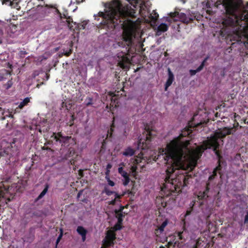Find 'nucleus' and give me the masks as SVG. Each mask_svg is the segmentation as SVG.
Here are the masks:
<instances>
[{
  "label": "nucleus",
  "instance_id": "1",
  "mask_svg": "<svg viewBox=\"0 0 248 248\" xmlns=\"http://www.w3.org/2000/svg\"><path fill=\"white\" fill-rule=\"evenodd\" d=\"M192 130L185 128L182 130L180 135L168 143L165 150V160L170 162L166 170L165 182L161 187V194L163 196L157 197L156 203L160 207L165 208L167 205L165 197L175 196L182 191V189L188 183L189 178L183 173H174L175 170H186L185 164L186 163L191 170L194 168L197 161L205 150H202V145L195 149L188 148L190 140L184 138L190 137Z\"/></svg>",
  "mask_w": 248,
  "mask_h": 248
},
{
  "label": "nucleus",
  "instance_id": "2",
  "mask_svg": "<svg viewBox=\"0 0 248 248\" xmlns=\"http://www.w3.org/2000/svg\"><path fill=\"white\" fill-rule=\"evenodd\" d=\"M242 0H221L216 4H222L225 10V16L222 19L224 28L231 30L234 36L228 33L225 39L228 42L235 41L243 44L248 49V10L240 11Z\"/></svg>",
  "mask_w": 248,
  "mask_h": 248
},
{
  "label": "nucleus",
  "instance_id": "3",
  "mask_svg": "<svg viewBox=\"0 0 248 248\" xmlns=\"http://www.w3.org/2000/svg\"><path fill=\"white\" fill-rule=\"evenodd\" d=\"M98 14L99 16L103 18L104 25L113 28L119 24L118 21L121 22V18L136 17L134 9L129 5L123 6L118 0L112 1L105 13L100 12Z\"/></svg>",
  "mask_w": 248,
  "mask_h": 248
},
{
  "label": "nucleus",
  "instance_id": "4",
  "mask_svg": "<svg viewBox=\"0 0 248 248\" xmlns=\"http://www.w3.org/2000/svg\"><path fill=\"white\" fill-rule=\"evenodd\" d=\"M135 38V34L131 30H125L123 33V40L118 43L119 46L125 48L124 51L118 54V64L123 69L128 68V65L130 63V60L128 57L130 47L133 43Z\"/></svg>",
  "mask_w": 248,
  "mask_h": 248
},
{
  "label": "nucleus",
  "instance_id": "5",
  "mask_svg": "<svg viewBox=\"0 0 248 248\" xmlns=\"http://www.w3.org/2000/svg\"><path fill=\"white\" fill-rule=\"evenodd\" d=\"M233 128H228L224 127L222 129H218L215 132L214 135L211 136L207 140L203 141L202 147V150H205L207 149H212L217 155H219L218 149L219 147L218 140L221 138L225 137L227 135L232 133Z\"/></svg>",
  "mask_w": 248,
  "mask_h": 248
},
{
  "label": "nucleus",
  "instance_id": "6",
  "mask_svg": "<svg viewBox=\"0 0 248 248\" xmlns=\"http://www.w3.org/2000/svg\"><path fill=\"white\" fill-rule=\"evenodd\" d=\"M52 142L54 141L55 144L59 143L62 146L68 147L70 145H74L76 144V140L71 136H63L62 132L53 133L50 137Z\"/></svg>",
  "mask_w": 248,
  "mask_h": 248
},
{
  "label": "nucleus",
  "instance_id": "7",
  "mask_svg": "<svg viewBox=\"0 0 248 248\" xmlns=\"http://www.w3.org/2000/svg\"><path fill=\"white\" fill-rule=\"evenodd\" d=\"M176 234L180 242L179 241L174 240L173 241L169 242L166 247L161 246L159 248H180L179 245L181 246L180 243H183L187 237V232L184 228L183 231L178 232Z\"/></svg>",
  "mask_w": 248,
  "mask_h": 248
},
{
  "label": "nucleus",
  "instance_id": "8",
  "mask_svg": "<svg viewBox=\"0 0 248 248\" xmlns=\"http://www.w3.org/2000/svg\"><path fill=\"white\" fill-rule=\"evenodd\" d=\"M169 16L171 18L178 17L180 21L186 24H188V23L193 22L195 18V16L193 15L190 14L186 15L185 13H179L177 11L170 13L169 14Z\"/></svg>",
  "mask_w": 248,
  "mask_h": 248
},
{
  "label": "nucleus",
  "instance_id": "9",
  "mask_svg": "<svg viewBox=\"0 0 248 248\" xmlns=\"http://www.w3.org/2000/svg\"><path fill=\"white\" fill-rule=\"evenodd\" d=\"M151 132L149 130H146V134L145 138H141L139 140L138 143V149L144 150L149 148L150 143L152 139Z\"/></svg>",
  "mask_w": 248,
  "mask_h": 248
},
{
  "label": "nucleus",
  "instance_id": "10",
  "mask_svg": "<svg viewBox=\"0 0 248 248\" xmlns=\"http://www.w3.org/2000/svg\"><path fill=\"white\" fill-rule=\"evenodd\" d=\"M143 153L141 152L140 154L137 156L134 159H131V163L132 165L131 166V171L133 176H136L138 172L137 171L138 166H140V163L143 160Z\"/></svg>",
  "mask_w": 248,
  "mask_h": 248
},
{
  "label": "nucleus",
  "instance_id": "11",
  "mask_svg": "<svg viewBox=\"0 0 248 248\" xmlns=\"http://www.w3.org/2000/svg\"><path fill=\"white\" fill-rule=\"evenodd\" d=\"M116 239V234L111 231H108L103 241V244L106 247L113 246Z\"/></svg>",
  "mask_w": 248,
  "mask_h": 248
},
{
  "label": "nucleus",
  "instance_id": "12",
  "mask_svg": "<svg viewBox=\"0 0 248 248\" xmlns=\"http://www.w3.org/2000/svg\"><path fill=\"white\" fill-rule=\"evenodd\" d=\"M107 99L110 101L109 103L110 108H116L117 107L118 103V96L114 93L109 92L107 96Z\"/></svg>",
  "mask_w": 248,
  "mask_h": 248
},
{
  "label": "nucleus",
  "instance_id": "13",
  "mask_svg": "<svg viewBox=\"0 0 248 248\" xmlns=\"http://www.w3.org/2000/svg\"><path fill=\"white\" fill-rule=\"evenodd\" d=\"M168 78L165 84V90L167 91L168 88L172 84L174 80V76L170 68L168 69Z\"/></svg>",
  "mask_w": 248,
  "mask_h": 248
},
{
  "label": "nucleus",
  "instance_id": "14",
  "mask_svg": "<svg viewBox=\"0 0 248 248\" xmlns=\"http://www.w3.org/2000/svg\"><path fill=\"white\" fill-rule=\"evenodd\" d=\"M199 115L198 114H195L192 118L191 121H190L189 123V124L190 125V127H197L200 125L202 124L205 123L204 120H201L200 122H196V120L198 118Z\"/></svg>",
  "mask_w": 248,
  "mask_h": 248
},
{
  "label": "nucleus",
  "instance_id": "15",
  "mask_svg": "<svg viewBox=\"0 0 248 248\" xmlns=\"http://www.w3.org/2000/svg\"><path fill=\"white\" fill-rule=\"evenodd\" d=\"M136 150L131 147L129 146L124 149V151L121 154L125 157H130L135 154Z\"/></svg>",
  "mask_w": 248,
  "mask_h": 248
},
{
  "label": "nucleus",
  "instance_id": "16",
  "mask_svg": "<svg viewBox=\"0 0 248 248\" xmlns=\"http://www.w3.org/2000/svg\"><path fill=\"white\" fill-rule=\"evenodd\" d=\"M168 29V26L166 23H161L157 28L156 34L160 35L162 32L166 31Z\"/></svg>",
  "mask_w": 248,
  "mask_h": 248
},
{
  "label": "nucleus",
  "instance_id": "17",
  "mask_svg": "<svg viewBox=\"0 0 248 248\" xmlns=\"http://www.w3.org/2000/svg\"><path fill=\"white\" fill-rule=\"evenodd\" d=\"M87 24V22L86 21H83L81 23H77L76 22H74V27L72 30L78 29L79 30H84Z\"/></svg>",
  "mask_w": 248,
  "mask_h": 248
},
{
  "label": "nucleus",
  "instance_id": "18",
  "mask_svg": "<svg viewBox=\"0 0 248 248\" xmlns=\"http://www.w3.org/2000/svg\"><path fill=\"white\" fill-rule=\"evenodd\" d=\"M31 97H26L18 105V107H16V109L17 108L22 109L25 106H26L28 105V104L30 102Z\"/></svg>",
  "mask_w": 248,
  "mask_h": 248
},
{
  "label": "nucleus",
  "instance_id": "19",
  "mask_svg": "<svg viewBox=\"0 0 248 248\" xmlns=\"http://www.w3.org/2000/svg\"><path fill=\"white\" fill-rule=\"evenodd\" d=\"M158 17L159 15L158 13L156 12L155 10H153L152 13L150 14L149 18L151 20V21L154 24H155L158 20Z\"/></svg>",
  "mask_w": 248,
  "mask_h": 248
},
{
  "label": "nucleus",
  "instance_id": "20",
  "mask_svg": "<svg viewBox=\"0 0 248 248\" xmlns=\"http://www.w3.org/2000/svg\"><path fill=\"white\" fill-rule=\"evenodd\" d=\"M202 243V241L200 239L196 240H191L190 242V245H192V248H200Z\"/></svg>",
  "mask_w": 248,
  "mask_h": 248
},
{
  "label": "nucleus",
  "instance_id": "21",
  "mask_svg": "<svg viewBox=\"0 0 248 248\" xmlns=\"http://www.w3.org/2000/svg\"><path fill=\"white\" fill-rule=\"evenodd\" d=\"M168 224V220L167 219H166L162 222V223L158 227V228L155 230V233L156 234L158 231H159L160 233H162L164 231V228Z\"/></svg>",
  "mask_w": 248,
  "mask_h": 248
},
{
  "label": "nucleus",
  "instance_id": "22",
  "mask_svg": "<svg viewBox=\"0 0 248 248\" xmlns=\"http://www.w3.org/2000/svg\"><path fill=\"white\" fill-rule=\"evenodd\" d=\"M66 19L68 28L70 30H72L74 29L75 22L73 21V19L70 16H67Z\"/></svg>",
  "mask_w": 248,
  "mask_h": 248
},
{
  "label": "nucleus",
  "instance_id": "23",
  "mask_svg": "<svg viewBox=\"0 0 248 248\" xmlns=\"http://www.w3.org/2000/svg\"><path fill=\"white\" fill-rule=\"evenodd\" d=\"M124 194L119 195L118 193H115V198L108 202L109 205H114L116 204L117 199H121Z\"/></svg>",
  "mask_w": 248,
  "mask_h": 248
},
{
  "label": "nucleus",
  "instance_id": "24",
  "mask_svg": "<svg viewBox=\"0 0 248 248\" xmlns=\"http://www.w3.org/2000/svg\"><path fill=\"white\" fill-rule=\"evenodd\" d=\"M49 187V185L47 184H46L45 185V187L43 189V190L41 192V193L39 194V195L38 196L37 200H39L41 199L46 193V192L48 191V189Z\"/></svg>",
  "mask_w": 248,
  "mask_h": 248
},
{
  "label": "nucleus",
  "instance_id": "25",
  "mask_svg": "<svg viewBox=\"0 0 248 248\" xmlns=\"http://www.w3.org/2000/svg\"><path fill=\"white\" fill-rule=\"evenodd\" d=\"M78 233L81 236L84 234H87V231L82 226H78L77 229Z\"/></svg>",
  "mask_w": 248,
  "mask_h": 248
},
{
  "label": "nucleus",
  "instance_id": "26",
  "mask_svg": "<svg viewBox=\"0 0 248 248\" xmlns=\"http://www.w3.org/2000/svg\"><path fill=\"white\" fill-rule=\"evenodd\" d=\"M103 193H105L108 196H110L112 194H114L115 196V193H118L117 192L114 191L110 190L108 187L105 186L103 192Z\"/></svg>",
  "mask_w": 248,
  "mask_h": 248
},
{
  "label": "nucleus",
  "instance_id": "27",
  "mask_svg": "<svg viewBox=\"0 0 248 248\" xmlns=\"http://www.w3.org/2000/svg\"><path fill=\"white\" fill-rule=\"evenodd\" d=\"M118 172L121 175L122 177L124 178L126 177L127 176H129L127 172L124 171V169L123 167H121L118 168Z\"/></svg>",
  "mask_w": 248,
  "mask_h": 248
},
{
  "label": "nucleus",
  "instance_id": "28",
  "mask_svg": "<svg viewBox=\"0 0 248 248\" xmlns=\"http://www.w3.org/2000/svg\"><path fill=\"white\" fill-rule=\"evenodd\" d=\"M209 57L208 56H206L203 61L202 62L201 65L198 67L199 69H200L201 71L203 69V67L205 65H207L206 62L207 60L209 59Z\"/></svg>",
  "mask_w": 248,
  "mask_h": 248
},
{
  "label": "nucleus",
  "instance_id": "29",
  "mask_svg": "<svg viewBox=\"0 0 248 248\" xmlns=\"http://www.w3.org/2000/svg\"><path fill=\"white\" fill-rule=\"evenodd\" d=\"M209 196L205 195V193L202 191H200L198 195V198L200 200H206L208 198Z\"/></svg>",
  "mask_w": 248,
  "mask_h": 248
},
{
  "label": "nucleus",
  "instance_id": "30",
  "mask_svg": "<svg viewBox=\"0 0 248 248\" xmlns=\"http://www.w3.org/2000/svg\"><path fill=\"white\" fill-rule=\"evenodd\" d=\"M122 224H119L118 223H116L115 225L113 227V230L114 231H117L120 230L122 229Z\"/></svg>",
  "mask_w": 248,
  "mask_h": 248
},
{
  "label": "nucleus",
  "instance_id": "31",
  "mask_svg": "<svg viewBox=\"0 0 248 248\" xmlns=\"http://www.w3.org/2000/svg\"><path fill=\"white\" fill-rule=\"evenodd\" d=\"M209 190H210V183L208 182L206 183V187H205V190L202 192H203V193H205V195L209 196L208 194L209 192Z\"/></svg>",
  "mask_w": 248,
  "mask_h": 248
},
{
  "label": "nucleus",
  "instance_id": "32",
  "mask_svg": "<svg viewBox=\"0 0 248 248\" xmlns=\"http://www.w3.org/2000/svg\"><path fill=\"white\" fill-rule=\"evenodd\" d=\"M218 163V165L216 167V168L214 170V171H215L217 173V172H218V173L221 174L220 170L222 169V167L220 165V161L219 160L217 162Z\"/></svg>",
  "mask_w": 248,
  "mask_h": 248
},
{
  "label": "nucleus",
  "instance_id": "33",
  "mask_svg": "<svg viewBox=\"0 0 248 248\" xmlns=\"http://www.w3.org/2000/svg\"><path fill=\"white\" fill-rule=\"evenodd\" d=\"M115 214V216L117 218H124V212H117V211H114Z\"/></svg>",
  "mask_w": 248,
  "mask_h": 248
},
{
  "label": "nucleus",
  "instance_id": "34",
  "mask_svg": "<svg viewBox=\"0 0 248 248\" xmlns=\"http://www.w3.org/2000/svg\"><path fill=\"white\" fill-rule=\"evenodd\" d=\"M201 70L199 69V67H198L196 70H189V74L190 76H193L196 75V74L198 72H200Z\"/></svg>",
  "mask_w": 248,
  "mask_h": 248
},
{
  "label": "nucleus",
  "instance_id": "35",
  "mask_svg": "<svg viewBox=\"0 0 248 248\" xmlns=\"http://www.w3.org/2000/svg\"><path fill=\"white\" fill-rule=\"evenodd\" d=\"M63 235V231H62V229L61 228L60 229V233L58 236V237L57 238V240H56V245H57L59 242H60V241L61 240V239H62V237Z\"/></svg>",
  "mask_w": 248,
  "mask_h": 248
},
{
  "label": "nucleus",
  "instance_id": "36",
  "mask_svg": "<svg viewBox=\"0 0 248 248\" xmlns=\"http://www.w3.org/2000/svg\"><path fill=\"white\" fill-rule=\"evenodd\" d=\"M217 175V172L213 171V174L209 177L208 181H211L214 180L215 178V177H216Z\"/></svg>",
  "mask_w": 248,
  "mask_h": 248
},
{
  "label": "nucleus",
  "instance_id": "37",
  "mask_svg": "<svg viewBox=\"0 0 248 248\" xmlns=\"http://www.w3.org/2000/svg\"><path fill=\"white\" fill-rule=\"evenodd\" d=\"M134 7L136 8L138 3V0H127Z\"/></svg>",
  "mask_w": 248,
  "mask_h": 248
},
{
  "label": "nucleus",
  "instance_id": "38",
  "mask_svg": "<svg viewBox=\"0 0 248 248\" xmlns=\"http://www.w3.org/2000/svg\"><path fill=\"white\" fill-rule=\"evenodd\" d=\"M13 85V82L11 80H9L8 82L4 85V87L6 89H9Z\"/></svg>",
  "mask_w": 248,
  "mask_h": 248
},
{
  "label": "nucleus",
  "instance_id": "39",
  "mask_svg": "<svg viewBox=\"0 0 248 248\" xmlns=\"http://www.w3.org/2000/svg\"><path fill=\"white\" fill-rule=\"evenodd\" d=\"M124 181L123 182V185L124 186H127L130 182V178L129 176L124 178Z\"/></svg>",
  "mask_w": 248,
  "mask_h": 248
},
{
  "label": "nucleus",
  "instance_id": "40",
  "mask_svg": "<svg viewBox=\"0 0 248 248\" xmlns=\"http://www.w3.org/2000/svg\"><path fill=\"white\" fill-rule=\"evenodd\" d=\"M58 13L60 14L61 18H66L68 16V12L66 11L62 15L59 11Z\"/></svg>",
  "mask_w": 248,
  "mask_h": 248
},
{
  "label": "nucleus",
  "instance_id": "41",
  "mask_svg": "<svg viewBox=\"0 0 248 248\" xmlns=\"http://www.w3.org/2000/svg\"><path fill=\"white\" fill-rule=\"evenodd\" d=\"M75 118L74 115H72L71 116V120L69 121V125L70 126H72L74 124V121L75 120Z\"/></svg>",
  "mask_w": 248,
  "mask_h": 248
},
{
  "label": "nucleus",
  "instance_id": "42",
  "mask_svg": "<svg viewBox=\"0 0 248 248\" xmlns=\"http://www.w3.org/2000/svg\"><path fill=\"white\" fill-rule=\"evenodd\" d=\"M144 7L147 9V6L146 5V3L143 2L140 4V10L141 11L142 10H144Z\"/></svg>",
  "mask_w": 248,
  "mask_h": 248
},
{
  "label": "nucleus",
  "instance_id": "43",
  "mask_svg": "<svg viewBox=\"0 0 248 248\" xmlns=\"http://www.w3.org/2000/svg\"><path fill=\"white\" fill-rule=\"evenodd\" d=\"M72 53V50L70 49L69 50L65 51L64 52V55L68 57Z\"/></svg>",
  "mask_w": 248,
  "mask_h": 248
},
{
  "label": "nucleus",
  "instance_id": "44",
  "mask_svg": "<svg viewBox=\"0 0 248 248\" xmlns=\"http://www.w3.org/2000/svg\"><path fill=\"white\" fill-rule=\"evenodd\" d=\"M88 100H89V102H88L86 104V106L87 107H88L91 105H92L93 103H92V101H93V99L91 97H89L88 98Z\"/></svg>",
  "mask_w": 248,
  "mask_h": 248
},
{
  "label": "nucleus",
  "instance_id": "45",
  "mask_svg": "<svg viewBox=\"0 0 248 248\" xmlns=\"http://www.w3.org/2000/svg\"><path fill=\"white\" fill-rule=\"evenodd\" d=\"M108 184L111 186H113L115 185L114 182L110 180L109 178H108Z\"/></svg>",
  "mask_w": 248,
  "mask_h": 248
},
{
  "label": "nucleus",
  "instance_id": "46",
  "mask_svg": "<svg viewBox=\"0 0 248 248\" xmlns=\"http://www.w3.org/2000/svg\"><path fill=\"white\" fill-rule=\"evenodd\" d=\"M124 209V206L121 205L120 207V208L118 210L116 209L115 211H117V212H123V210Z\"/></svg>",
  "mask_w": 248,
  "mask_h": 248
},
{
  "label": "nucleus",
  "instance_id": "47",
  "mask_svg": "<svg viewBox=\"0 0 248 248\" xmlns=\"http://www.w3.org/2000/svg\"><path fill=\"white\" fill-rule=\"evenodd\" d=\"M7 2H9V5L11 6L12 5V4H13V1H11L9 0H3L2 3H3V4H4V3L6 4Z\"/></svg>",
  "mask_w": 248,
  "mask_h": 248
},
{
  "label": "nucleus",
  "instance_id": "48",
  "mask_svg": "<svg viewBox=\"0 0 248 248\" xmlns=\"http://www.w3.org/2000/svg\"><path fill=\"white\" fill-rule=\"evenodd\" d=\"M105 145H106V141H105V140H104L103 141L102 143V145H101V150H103L104 149H105Z\"/></svg>",
  "mask_w": 248,
  "mask_h": 248
},
{
  "label": "nucleus",
  "instance_id": "49",
  "mask_svg": "<svg viewBox=\"0 0 248 248\" xmlns=\"http://www.w3.org/2000/svg\"><path fill=\"white\" fill-rule=\"evenodd\" d=\"M117 219H118L117 223H118L119 224H122L123 221V218H117Z\"/></svg>",
  "mask_w": 248,
  "mask_h": 248
},
{
  "label": "nucleus",
  "instance_id": "50",
  "mask_svg": "<svg viewBox=\"0 0 248 248\" xmlns=\"http://www.w3.org/2000/svg\"><path fill=\"white\" fill-rule=\"evenodd\" d=\"M42 149L43 150H51V149L49 147H45V146L42 147Z\"/></svg>",
  "mask_w": 248,
  "mask_h": 248
},
{
  "label": "nucleus",
  "instance_id": "51",
  "mask_svg": "<svg viewBox=\"0 0 248 248\" xmlns=\"http://www.w3.org/2000/svg\"><path fill=\"white\" fill-rule=\"evenodd\" d=\"M11 21H12V20L10 19L9 20V22H10V26H11L13 28H15L16 26H15V24L11 22Z\"/></svg>",
  "mask_w": 248,
  "mask_h": 248
},
{
  "label": "nucleus",
  "instance_id": "52",
  "mask_svg": "<svg viewBox=\"0 0 248 248\" xmlns=\"http://www.w3.org/2000/svg\"><path fill=\"white\" fill-rule=\"evenodd\" d=\"M86 234H84V235H81L82 240L83 241H84L86 240Z\"/></svg>",
  "mask_w": 248,
  "mask_h": 248
},
{
  "label": "nucleus",
  "instance_id": "53",
  "mask_svg": "<svg viewBox=\"0 0 248 248\" xmlns=\"http://www.w3.org/2000/svg\"><path fill=\"white\" fill-rule=\"evenodd\" d=\"M191 213V211H187L186 213L185 216L186 217L187 216L190 215Z\"/></svg>",
  "mask_w": 248,
  "mask_h": 248
},
{
  "label": "nucleus",
  "instance_id": "54",
  "mask_svg": "<svg viewBox=\"0 0 248 248\" xmlns=\"http://www.w3.org/2000/svg\"><path fill=\"white\" fill-rule=\"evenodd\" d=\"M79 174L80 176L82 177L83 176V171L82 170H80L79 171Z\"/></svg>",
  "mask_w": 248,
  "mask_h": 248
},
{
  "label": "nucleus",
  "instance_id": "55",
  "mask_svg": "<svg viewBox=\"0 0 248 248\" xmlns=\"http://www.w3.org/2000/svg\"><path fill=\"white\" fill-rule=\"evenodd\" d=\"M83 1H84V0H81V1L78 0H76V2L77 4H79L81 2H83Z\"/></svg>",
  "mask_w": 248,
  "mask_h": 248
},
{
  "label": "nucleus",
  "instance_id": "56",
  "mask_svg": "<svg viewBox=\"0 0 248 248\" xmlns=\"http://www.w3.org/2000/svg\"><path fill=\"white\" fill-rule=\"evenodd\" d=\"M19 2V1H16V10H19V8H20V7H19V6H18V2Z\"/></svg>",
  "mask_w": 248,
  "mask_h": 248
},
{
  "label": "nucleus",
  "instance_id": "57",
  "mask_svg": "<svg viewBox=\"0 0 248 248\" xmlns=\"http://www.w3.org/2000/svg\"><path fill=\"white\" fill-rule=\"evenodd\" d=\"M243 121H244V124H248V120H247V119H244L243 120Z\"/></svg>",
  "mask_w": 248,
  "mask_h": 248
},
{
  "label": "nucleus",
  "instance_id": "58",
  "mask_svg": "<svg viewBox=\"0 0 248 248\" xmlns=\"http://www.w3.org/2000/svg\"><path fill=\"white\" fill-rule=\"evenodd\" d=\"M113 126V124H112V125H111V128L110 129V134L111 135L112 134V132H113V130L112 129V126Z\"/></svg>",
  "mask_w": 248,
  "mask_h": 248
},
{
  "label": "nucleus",
  "instance_id": "59",
  "mask_svg": "<svg viewBox=\"0 0 248 248\" xmlns=\"http://www.w3.org/2000/svg\"><path fill=\"white\" fill-rule=\"evenodd\" d=\"M4 78H5L3 76L0 75V81L3 80Z\"/></svg>",
  "mask_w": 248,
  "mask_h": 248
},
{
  "label": "nucleus",
  "instance_id": "60",
  "mask_svg": "<svg viewBox=\"0 0 248 248\" xmlns=\"http://www.w3.org/2000/svg\"><path fill=\"white\" fill-rule=\"evenodd\" d=\"M111 168V165L110 164H108L107 165V168L108 169Z\"/></svg>",
  "mask_w": 248,
  "mask_h": 248
},
{
  "label": "nucleus",
  "instance_id": "61",
  "mask_svg": "<svg viewBox=\"0 0 248 248\" xmlns=\"http://www.w3.org/2000/svg\"><path fill=\"white\" fill-rule=\"evenodd\" d=\"M108 247H106V246H105L103 244V246L101 247V248H108Z\"/></svg>",
  "mask_w": 248,
  "mask_h": 248
},
{
  "label": "nucleus",
  "instance_id": "62",
  "mask_svg": "<svg viewBox=\"0 0 248 248\" xmlns=\"http://www.w3.org/2000/svg\"><path fill=\"white\" fill-rule=\"evenodd\" d=\"M22 54H26V53L25 51H24V52H23L22 51H21V54H20L22 55Z\"/></svg>",
  "mask_w": 248,
  "mask_h": 248
},
{
  "label": "nucleus",
  "instance_id": "63",
  "mask_svg": "<svg viewBox=\"0 0 248 248\" xmlns=\"http://www.w3.org/2000/svg\"><path fill=\"white\" fill-rule=\"evenodd\" d=\"M80 195V192H79V193H78V197H79Z\"/></svg>",
  "mask_w": 248,
  "mask_h": 248
},
{
  "label": "nucleus",
  "instance_id": "64",
  "mask_svg": "<svg viewBox=\"0 0 248 248\" xmlns=\"http://www.w3.org/2000/svg\"><path fill=\"white\" fill-rule=\"evenodd\" d=\"M181 1H182L183 3H185V2H186V0H181Z\"/></svg>",
  "mask_w": 248,
  "mask_h": 248
}]
</instances>
